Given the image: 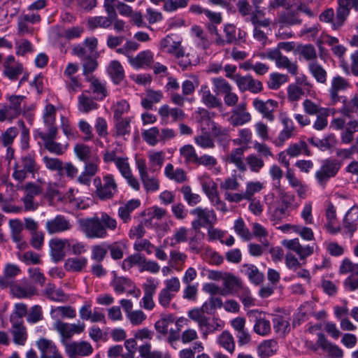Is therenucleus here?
<instances>
[{"instance_id": "obj_15", "label": "nucleus", "mask_w": 358, "mask_h": 358, "mask_svg": "<svg viewBox=\"0 0 358 358\" xmlns=\"http://www.w3.org/2000/svg\"><path fill=\"white\" fill-rule=\"evenodd\" d=\"M57 134V131L52 130V131L43 132L38 131V135L43 143L45 148L50 152L62 155L66 150V147L62 144L54 141Z\"/></svg>"}, {"instance_id": "obj_18", "label": "nucleus", "mask_w": 358, "mask_h": 358, "mask_svg": "<svg viewBox=\"0 0 358 358\" xmlns=\"http://www.w3.org/2000/svg\"><path fill=\"white\" fill-rule=\"evenodd\" d=\"M72 228V224L62 215H57L52 219L47 220L45 229L50 234L62 233L69 231Z\"/></svg>"}, {"instance_id": "obj_17", "label": "nucleus", "mask_w": 358, "mask_h": 358, "mask_svg": "<svg viewBox=\"0 0 358 358\" xmlns=\"http://www.w3.org/2000/svg\"><path fill=\"white\" fill-rule=\"evenodd\" d=\"M10 292L13 296L18 299L30 298L35 295L36 289L27 280H22L20 282L10 285Z\"/></svg>"}, {"instance_id": "obj_46", "label": "nucleus", "mask_w": 358, "mask_h": 358, "mask_svg": "<svg viewBox=\"0 0 358 358\" xmlns=\"http://www.w3.org/2000/svg\"><path fill=\"white\" fill-rule=\"evenodd\" d=\"M288 156L290 157H297L303 151L306 155H310V151L308 149L306 143L303 141H299L294 143H291L285 150Z\"/></svg>"}, {"instance_id": "obj_10", "label": "nucleus", "mask_w": 358, "mask_h": 358, "mask_svg": "<svg viewBox=\"0 0 358 358\" xmlns=\"http://www.w3.org/2000/svg\"><path fill=\"white\" fill-rule=\"evenodd\" d=\"M351 8L358 11V0H338L336 21L334 23L335 28L341 27L343 25L350 15Z\"/></svg>"}, {"instance_id": "obj_25", "label": "nucleus", "mask_w": 358, "mask_h": 358, "mask_svg": "<svg viewBox=\"0 0 358 358\" xmlns=\"http://www.w3.org/2000/svg\"><path fill=\"white\" fill-rule=\"evenodd\" d=\"M317 343L324 351L333 358H342L343 357V351L338 345L329 342L324 335L322 333L317 334Z\"/></svg>"}, {"instance_id": "obj_52", "label": "nucleus", "mask_w": 358, "mask_h": 358, "mask_svg": "<svg viewBox=\"0 0 358 358\" xmlns=\"http://www.w3.org/2000/svg\"><path fill=\"white\" fill-rule=\"evenodd\" d=\"M180 192L183 195L184 200L190 206H194L201 201V196L199 194L194 193L189 185L182 186Z\"/></svg>"}, {"instance_id": "obj_50", "label": "nucleus", "mask_w": 358, "mask_h": 358, "mask_svg": "<svg viewBox=\"0 0 358 358\" xmlns=\"http://www.w3.org/2000/svg\"><path fill=\"white\" fill-rule=\"evenodd\" d=\"M246 166L253 173H259L264 166V162L260 156L256 154H250L245 158Z\"/></svg>"}, {"instance_id": "obj_34", "label": "nucleus", "mask_w": 358, "mask_h": 358, "mask_svg": "<svg viewBox=\"0 0 358 358\" xmlns=\"http://www.w3.org/2000/svg\"><path fill=\"white\" fill-rule=\"evenodd\" d=\"M43 120L48 131H57L55 126L56 108L52 104L48 103L45 106L43 113Z\"/></svg>"}, {"instance_id": "obj_29", "label": "nucleus", "mask_w": 358, "mask_h": 358, "mask_svg": "<svg viewBox=\"0 0 358 358\" xmlns=\"http://www.w3.org/2000/svg\"><path fill=\"white\" fill-rule=\"evenodd\" d=\"M164 175L168 179L176 183H183L187 180L186 172L181 168H175L172 164L166 165Z\"/></svg>"}, {"instance_id": "obj_36", "label": "nucleus", "mask_w": 358, "mask_h": 358, "mask_svg": "<svg viewBox=\"0 0 358 358\" xmlns=\"http://www.w3.org/2000/svg\"><path fill=\"white\" fill-rule=\"evenodd\" d=\"M281 27L299 24L301 20L298 16V13L293 10H287L282 13L276 22Z\"/></svg>"}, {"instance_id": "obj_44", "label": "nucleus", "mask_w": 358, "mask_h": 358, "mask_svg": "<svg viewBox=\"0 0 358 358\" xmlns=\"http://www.w3.org/2000/svg\"><path fill=\"white\" fill-rule=\"evenodd\" d=\"M217 343L230 354L235 350V343L234 337L228 331H223L217 338Z\"/></svg>"}, {"instance_id": "obj_35", "label": "nucleus", "mask_w": 358, "mask_h": 358, "mask_svg": "<svg viewBox=\"0 0 358 358\" xmlns=\"http://www.w3.org/2000/svg\"><path fill=\"white\" fill-rule=\"evenodd\" d=\"M210 126L213 136L224 146L227 145L230 141L229 129L221 127L215 122H211Z\"/></svg>"}, {"instance_id": "obj_38", "label": "nucleus", "mask_w": 358, "mask_h": 358, "mask_svg": "<svg viewBox=\"0 0 358 358\" xmlns=\"http://www.w3.org/2000/svg\"><path fill=\"white\" fill-rule=\"evenodd\" d=\"M242 272L255 285H259L264 279V274L253 264L243 265Z\"/></svg>"}, {"instance_id": "obj_6", "label": "nucleus", "mask_w": 358, "mask_h": 358, "mask_svg": "<svg viewBox=\"0 0 358 358\" xmlns=\"http://www.w3.org/2000/svg\"><path fill=\"white\" fill-rule=\"evenodd\" d=\"M85 327V324L80 322L69 324L57 320L53 324V329L59 334L61 343L64 346V343H70V342L67 341V339L71 338L76 334L82 333Z\"/></svg>"}, {"instance_id": "obj_49", "label": "nucleus", "mask_w": 358, "mask_h": 358, "mask_svg": "<svg viewBox=\"0 0 358 358\" xmlns=\"http://www.w3.org/2000/svg\"><path fill=\"white\" fill-rule=\"evenodd\" d=\"M196 163L199 165H203L206 167H208L209 169H212L213 173L215 175L219 174L221 171V168L220 166H217V159L211 155H201V157H198Z\"/></svg>"}, {"instance_id": "obj_40", "label": "nucleus", "mask_w": 358, "mask_h": 358, "mask_svg": "<svg viewBox=\"0 0 358 358\" xmlns=\"http://www.w3.org/2000/svg\"><path fill=\"white\" fill-rule=\"evenodd\" d=\"M87 91L83 92L78 97V108L79 111L87 113L97 108V103L90 97L86 95Z\"/></svg>"}, {"instance_id": "obj_56", "label": "nucleus", "mask_w": 358, "mask_h": 358, "mask_svg": "<svg viewBox=\"0 0 358 358\" xmlns=\"http://www.w3.org/2000/svg\"><path fill=\"white\" fill-rule=\"evenodd\" d=\"M254 331L259 335L266 336L271 331V324L268 320L266 319L265 317H262L259 315V317H257L255 325Z\"/></svg>"}, {"instance_id": "obj_19", "label": "nucleus", "mask_w": 358, "mask_h": 358, "mask_svg": "<svg viewBox=\"0 0 358 358\" xmlns=\"http://www.w3.org/2000/svg\"><path fill=\"white\" fill-rule=\"evenodd\" d=\"M66 245H70L67 239L55 238L49 241L50 254L54 262L57 263L64 259Z\"/></svg>"}, {"instance_id": "obj_53", "label": "nucleus", "mask_w": 358, "mask_h": 358, "mask_svg": "<svg viewBox=\"0 0 358 358\" xmlns=\"http://www.w3.org/2000/svg\"><path fill=\"white\" fill-rule=\"evenodd\" d=\"M24 98V96L20 95H12L8 97L9 104H7V107L16 118L22 112V103Z\"/></svg>"}, {"instance_id": "obj_39", "label": "nucleus", "mask_w": 358, "mask_h": 358, "mask_svg": "<svg viewBox=\"0 0 358 358\" xmlns=\"http://www.w3.org/2000/svg\"><path fill=\"white\" fill-rule=\"evenodd\" d=\"M87 264V259L86 257H71L66 260L64 268L68 271L80 272L86 267Z\"/></svg>"}, {"instance_id": "obj_51", "label": "nucleus", "mask_w": 358, "mask_h": 358, "mask_svg": "<svg viewBox=\"0 0 358 358\" xmlns=\"http://www.w3.org/2000/svg\"><path fill=\"white\" fill-rule=\"evenodd\" d=\"M199 180L202 190L206 194L207 197H209L210 196L218 192L217 184L208 175L202 176L199 178Z\"/></svg>"}, {"instance_id": "obj_24", "label": "nucleus", "mask_w": 358, "mask_h": 358, "mask_svg": "<svg viewBox=\"0 0 358 358\" xmlns=\"http://www.w3.org/2000/svg\"><path fill=\"white\" fill-rule=\"evenodd\" d=\"M158 114L161 120L165 122H167L169 117L172 118V121L174 122L181 121L185 117V114L182 109L179 108H171L167 104H164L159 108Z\"/></svg>"}, {"instance_id": "obj_47", "label": "nucleus", "mask_w": 358, "mask_h": 358, "mask_svg": "<svg viewBox=\"0 0 358 358\" xmlns=\"http://www.w3.org/2000/svg\"><path fill=\"white\" fill-rule=\"evenodd\" d=\"M74 153L78 159L87 162L93 159V153L90 147L83 143H78L74 146Z\"/></svg>"}, {"instance_id": "obj_45", "label": "nucleus", "mask_w": 358, "mask_h": 358, "mask_svg": "<svg viewBox=\"0 0 358 358\" xmlns=\"http://www.w3.org/2000/svg\"><path fill=\"white\" fill-rule=\"evenodd\" d=\"M358 131V121L351 120L348 124L345 130L341 133V139L343 143L350 144L354 139V134Z\"/></svg>"}, {"instance_id": "obj_41", "label": "nucleus", "mask_w": 358, "mask_h": 358, "mask_svg": "<svg viewBox=\"0 0 358 358\" xmlns=\"http://www.w3.org/2000/svg\"><path fill=\"white\" fill-rule=\"evenodd\" d=\"M149 159V171L155 172L159 170L164 164L165 155L163 151H150L148 154Z\"/></svg>"}, {"instance_id": "obj_64", "label": "nucleus", "mask_w": 358, "mask_h": 358, "mask_svg": "<svg viewBox=\"0 0 358 358\" xmlns=\"http://www.w3.org/2000/svg\"><path fill=\"white\" fill-rule=\"evenodd\" d=\"M287 99L289 102H296L304 94V90L296 84H289L287 88Z\"/></svg>"}, {"instance_id": "obj_2", "label": "nucleus", "mask_w": 358, "mask_h": 358, "mask_svg": "<svg viewBox=\"0 0 358 358\" xmlns=\"http://www.w3.org/2000/svg\"><path fill=\"white\" fill-rule=\"evenodd\" d=\"M22 169L18 164H15L13 167V178L19 182H23L27 177V173L32 174L37 173L40 169V166L36 161V155L29 153L21 157Z\"/></svg>"}, {"instance_id": "obj_27", "label": "nucleus", "mask_w": 358, "mask_h": 358, "mask_svg": "<svg viewBox=\"0 0 358 358\" xmlns=\"http://www.w3.org/2000/svg\"><path fill=\"white\" fill-rule=\"evenodd\" d=\"M86 80L90 83V91L94 94L96 100L101 101L108 96V90L105 83L95 77H89Z\"/></svg>"}, {"instance_id": "obj_8", "label": "nucleus", "mask_w": 358, "mask_h": 358, "mask_svg": "<svg viewBox=\"0 0 358 358\" xmlns=\"http://www.w3.org/2000/svg\"><path fill=\"white\" fill-rule=\"evenodd\" d=\"M252 106L262 115L263 118L270 122H273L275 120L274 112L278 108V101L273 99L263 101L256 98L252 101Z\"/></svg>"}, {"instance_id": "obj_32", "label": "nucleus", "mask_w": 358, "mask_h": 358, "mask_svg": "<svg viewBox=\"0 0 358 358\" xmlns=\"http://www.w3.org/2000/svg\"><path fill=\"white\" fill-rule=\"evenodd\" d=\"M244 149L237 148L233 149L227 156V160L233 164L240 171L243 172L247 170L246 164L243 161Z\"/></svg>"}, {"instance_id": "obj_63", "label": "nucleus", "mask_w": 358, "mask_h": 358, "mask_svg": "<svg viewBox=\"0 0 358 358\" xmlns=\"http://www.w3.org/2000/svg\"><path fill=\"white\" fill-rule=\"evenodd\" d=\"M114 119H123L122 116L129 113L130 106L126 100H120L115 102L113 106Z\"/></svg>"}, {"instance_id": "obj_58", "label": "nucleus", "mask_w": 358, "mask_h": 358, "mask_svg": "<svg viewBox=\"0 0 358 358\" xmlns=\"http://www.w3.org/2000/svg\"><path fill=\"white\" fill-rule=\"evenodd\" d=\"M299 54L303 57L306 61L310 62H316L317 53L315 47L311 44L300 45L298 48Z\"/></svg>"}, {"instance_id": "obj_60", "label": "nucleus", "mask_w": 358, "mask_h": 358, "mask_svg": "<svg viewBox=\"0 0 358 358\" xmlns=\"http://www.w3.org/2000/svg\"><path fill=\"white\" fill-rule=\"evenodd\" d=\"M234 229L235 232L244 241H248L252 237V233L246 227L245 222L242 218L235 220Z\"/></svg>"}, {"instance_id": "obj_31", "label": "nucleus", "mask_w": 358, "mask_h": 358, "mask_svg": "<svg viewBox=\"0 0 358 358\" xmlns=\"http://www.w3.org/2000/svg\"><path fill=\"white\" fill-rule=\"evenodd\" d=\"M129 63L136 69L150 66L153 62V54L150 50L138 53L136 57L129 58Z\"/></svg>"}, {"instance_id": "obj_14", "label": "nucleus", "mask_w": 358, "mask_h": 358, "mask_svg": "<svg viewBox=\"0 0 358 358\" xmlns=\"http://www.w3.org/2000/svg\"><path fill=\"white\" fill-rule=\"evenodd\" d=\"M160 50L175 58H179L185 55V50L181 45V42L174 40L171 36H166L161 40Z\"/></svg>"}, {"instance_id": "obj_37", "label": "nucleus", "mask_w": 358, "mask_h": 358, "mask_svg": "<svg viewBox=\"0 0 358 358\" xmlns=\"http://www.w3.org/2000/svg\"><path fill=\"white\" fill-rule=\"evenodd\" d=\"M277 350L278 345L275 341L266 340L259 345L257 353L260 358H268L273 355Z\"/></svg>"}, {"instance_id": "obj_55", "label": "nucleus", "mask_w": 358, "mask_h": 358, "mask_svg": "<svg viewBox=\"0 0 358 358\" xmlns=\"http://www.w3.org/2000/svg\"><path fill=\"white\" fill-rule=\"evenodd\" d=\"M111 285L115 293L122 294L132 287V282L127 278L115 276L111 282Z\"/></svg>"}, {"instance_id": "obj_1", "label": "nucleus", "mask_w": 358, "mask_h": 358, "mask_svg": "<svg viewBox=\"0 0 358 358\" xmlns=\"http://www.w3.org/2000/svg\"><path fill=\"white\" fill-rule=\"evenodd\" d=\"M80 230L90 239H103L108 236V231H114L117 228V220L106 213L100 216H93L78 220Z\"/></svg>"}, {"instance_id": "obj_13", "label": "nucleus", "mask_w": 358, "mask_h": 358, "mask_svg": "<svg viewBox=\"0 0 358 358\" xmlns=\"http://www.w3.org/2000/svg\"><path fill=\"white\" fill-rule=\"evenodd\" d=\"M234 80L239 90L242 92L250 91L252 93L257 94L260 92L263 88L262 83L250 76H242L236 75Z\"/></svg>"}, {"instance_id": "obj_11", "label": "nucleus", "mask_w": 358, "mask_h": 358, "mask_svg": "<svg viewBox=\"0 0 358 358\" xmlns=\"http://www.w3.org/2000/svg\"><path fill=\"white\" fill-rule=\"evenodd\" d=\"M136 166L143 185L148 192H155L159 188V182L157 179L150 176L145 159H137Z\"/></svg>"}, {"instance_id": "obj_22", "label": "nucleus", "mask_w": 358, "mask_h": 358, "mask_svg": "<svg viewBox=\"0 0 358 358\" xmlns=\"http://www.w3.org/2000/svg\"><path fill=\"white\" fill-rule=\"evenodd\" d=\"M349 86L348 82L344 78L340 76L333 78L329 92L334 104L340 101L338 92L346 90Z\"/></svg>"}, {"instance_id": "obj_43", "label": "nucleus", "mask_w": 358, "mask_h": 358, "mask_svg": "<svg viewBox=\"0 0 358 358\" xmlns=\"http://www.w3.org/2000/svg\"><path fill=\"white\" fill-rule=\"evenodd\" d=\"M108 72L116 84L122 81L124 78V72L121 64L116 60L112 61L108 68Z\"/></svg>"}, {"instance_id": "obj_9", "label": "nucleus", "mask_w": 358, "mask_h": 358, "mask_svg": "<svg viewBox=\"0 0 358 358\" xmlns=\"http://www.w3.org/2000/svg\"><path fill=\"white\" fill-rule=\"evenodd\" d=\"M64 350L69 358L77 357H88L91 355L94 349L87 341H72L70 343H64Z\"/></svg>"}, {"instance_id": "obj_62", "label": "nucleus", "mask_w": 358, "mask_h": 358, "mask_svg": "<svg viewBox=\"0 0 358 358\" xmlns=\"http://www.w3.org/2000/svg\"><path fill=\"white\" fill-rule=\"evenodd\" d=\"M341 112L346 117H351L354 113L358 112V95L353 96L350 101H344Z\"/></svg>"}, {"instance_id": "obj_59", "label": "nucleus", "mask_w": 358, "mask_h": 358, "mask_svg": "<svg viewBox=\"0 0 358 358\" xmlns=\"http://www.w3.org/2000/svg\"><path fill=\"white\" fill-rule=\"evenodd\" d=\"M289 77L286 74L273 73L270 74L268 86L270 89L278 90L281 85L287 83Z\"/></svg>"}, {"instance_id": "obj_42", "label": "nucleus", "mask_w": 358, "mask_h": 358, "mask_svg": "<svg viewBox=\"0 0 358 358\" xmlns=\"http://www.w3.org/2000/svg\"><path fill=\"white\" fill-rule=\"evenodd\" d=\"M308 70L317 82L324 84L327 82V73L326 70L317 62H310Z\"/></svg>"}, {"instance_id": "obj_20", "label": "nucleus", "mask_w": 358, "mask_h": 358, "mask_svg": "<svg viewBox=\"0 0 358 358\" xmlns=\"http://www.w3.org/2000/svg\"><path fill=\"white\" fill-rule=\"evenodd\" d=\"M3 75L11 80H16L23 72V66L13 55L6 57L3 63Z\"/></svg>"}, {"instance_id": "obj_21", "label": "nucleus", "mask_w": 358, "mask_h": 358, "mask_svg": "<svg viewBox=\"0 0 358 358\" xmlns=\"http://www.w3.org/2000/svg\"><path fill=\"white\" fill-rule=\"evenodd\" d=\"M36 345L40 351V358H50L61 354L56 344L52 340L41 338L36 342Z\"/></svg>"}, {"instance_id": "obj_28", "label": "nucleus", "mask_w": 358, "mask_h": 358, "mask_svg": "<svg viewBox=\"0 0 358 358\" xmlns=\"http://www.w3.org/2000/svg\"><path fill=\"white\" fill-rule=\"evenodd\" d=\"M141 202L138 199H131L127 203L120 206L117 210L118 217L124 223L131 220L130 214L140 206Z\"/></svg>"}, {"instance_id": "obj_16", "label": "nucleus", "mask_w": 358, "mask_h": 358, "mask_svg": "<svg viewBox=\"0 0 358 358\" xmlns=\"http://www.w3.org/2000/svg\"><path fill=\"white\" fill-rule=\"evenodd\" d=\"M282 245L287 249L295 252L300 259H305L313 253V246L301 245L298 238L283 240Z\"/></svg>"}, {"instance_id": "obj_57", "label": "nucleus", "mask_w": 358, "mask_h": 358, "mask_svg": "<svg viewBox=\"0 0 358 358\" xmlns=\"http://www.w3.org/2000/svg\"><path fill=\"white\" fill-rule=\"evenodd\" d=\"M188 232L189 229L185 227L176 229L171 238L170 245L174 247L181 243L187 242L188 241Z\"/></svg>"}, {"instance_id": "obj_48", "label": "nucleus", "mask_w": 358, "mask_h": 358, "mask_svg": "<svg viewBox=\"0 0 358 358\" xmlns=\"http://www.w3.org/2000/svg\"><path fill=\"white\" fill-rule=\"evenodd\" d=\"M187 316L192 321L197 323L200 331L203 330L209 317H206L201 310L199 308L191 309L187 313Z\"/></svg>"}, {"instance_id": "obj_61", "label": "nucleus", "mask_w": 358, "mask_h": 358, "mask_svg": "<svg viewBox=\"0 0 358 358\" xmlns=\"http://www.w3.org/2000/svg\"><path fill=\"white\" fill-rule=\"evenodd\" d=\"M252 138V131L248 128H243L238 130V136L233 140V143L236 145L247 146L251 143Z\"/></svg>"}, {"instance_id": "obj_4", "label": "nucleus", "mask_w": 358, "mask_h": 358, "mask_svg": "<svg viewBox=\"0 0 358 358\" xmlns=\"http://www.w3.org/2000/svg\"><path fill=\"white\" fill-rule=\"evenodd\" d=\"M341 168V164L336 159H327L322 163L320 168L315 172L317 182L324 187L327 182L336 176Z\"/></svg>"}, {"instance_id": "obj_12", "label": "nucleus", "mask_w": 358, "mask_h": 358, "mask_svg": "<svg viewBox=\"0 0 358 358\" xmlns=\"http://www.w3.org/2000/svg\"><path fill=\"white\" fill-rule=\"evenodd\" d=\"M358 226V206L351 207L345 213L343 220V234L348 238L352 237Z\"/></svg>"}, {"instance_id": "obj_26", "label": "nucleus", "mask_w": 358, "mask_h": 358, "mask_svg": "<svg viewBox=\"0 0 358 358\" xmlns=\"http://www.w3.org/2000/svg\"><path fill=\"white\" fill-rule=\"evenodd\" d=\"M199 93L201 96L202 103L206 107L210 108H217L222 106L221 101L212 94L207 85H202Z\"/></svg>"}, {"instance_id": "obj_7", "label": "nucleus", "mask_w": 358, "mask_h": 358, "mask_svg": "<svg viewBox=\"0 0 358 358\" xmlns=\"http://www.w3.org/2000/svg\"><path fill=\"white\" fill-rule=\"evenodd\" d=\"M262 57L274 61L278 68L285 69L293 76L297 75V64L292 62L287 57L283 55L280 51H278V50H268Z\"/></svg>"}, {"instance_id": "obj_33", "label": "nucleus", "mask_w": 358, "mask_h": 358, "mask_svg": "<svg viewBox=\"0 0 358 358\" xmlns=\"http://www.w3.org/2000/svg\"><path fill=\"white\" fill-rule=\"evenodd\" d=\"M45 295L51 301L65 303L69 301V296L61 289H56L53 284L48 283L44 290Z\"/></svg>"}, {"instance_id": "obj_5", "label": "nucleus", "mask_w": 358, "mask_h": 358, "mask_svg": "<svg viewBox=\"0 0 358 358\" xmlns=\"http://www.w3.org/2000/svg\"><path fill=\"white\" fill-rule=\"evenodd\" d=\"M190 213L196 217L191 223L192 229L195 231L201 227L212 226L217 221L216 214L213 209L197 207L192 209Z\"/></svg>"}, {"instance_id": "obj_3", "label": "nucleus", "mask_w": 358, "mask_h": 358, "mask_svg": "<svg viewBox=\"0 0 358 358\" xmlns=\"http://www.w3.org/2000/svg\"><path fill=\"white\" fill-rule=\"evenodd\" d=\"M96 187V194L101 200L110 199L117 192V183L112 174H106L103 176V182L99 178L94 180Z\"/></svg>"}, {"instance_id": "obj_30", "label": "nucleus", "mask_w": 358, "mask_h": 358, "mask_svg": "<svg viewBox=\"0 0 358 358\" xmlns=\"http://www.w3.org/2000/svg\"><path fill=\"white\" fill-rule=\"evenodd\" d=\"M50 315L56 321L61 318L73 319L76 316V310L70 306H56L51 308Z\"/></svg>"}, {"instance_id": "obj_54", "label": "nucleus", "mask_w": 358, "mask_h": 358, "mask_svg": "<svg viewBox=\"0 0 358 358\" xmlns=\"http://www.w3.org/2000/svg\"><path fill=\"white\" fill-rule=\"evenodd\" d=\"M142 137L148 145L155 146L160 142L159 129L157 127L146 129L142 132Z\"/></svg>"}, {"instance_id": "obj_23", "label": "nucleus", "mask_w": 358, "mask_h": 358, "mask_svg": "<svg viewBox=\"0 0 358 358\" xmlns=\"http://www.w3.org/2000/svg\"><path fill=\"white\" fill-rule=\"evenodd\" d=\"M13 330L11 331L13 341L19 345H24L27 339L26 327L22 324V320H15V317H10Z\"/></svg>"}]
</instances>
